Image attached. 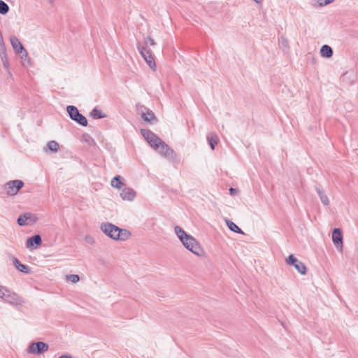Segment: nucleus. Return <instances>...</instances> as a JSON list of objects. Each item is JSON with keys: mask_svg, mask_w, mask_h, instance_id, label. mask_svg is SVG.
<instances>
[{"mask_svg": "<svg viewBox=\"0 0 358 358\" xmlns=\"http://www.w3.org/2000/svg\"><path fill=\"white\" fill-rule=\"evenodd\" d=\"M59 358H73L71 355H62Z\"/></svg>", "mask_w": 358, "mask_h": 358, "instance_id": "obj_34", "label": "nucleus"}, {"mask_svg": "<svg viewBox=\"0 0 358 358\" xmlns=\"http://www.w3.org/2000/svg\"><path fill=\"white\" fill-rule=\"evenodd\" d=\"M315 189L317 192L322 203L324 206H329L330 201L325 192L318 185L315 186Z\"/></svg>", "mask_w": 358, "mask_h": 358, "instance_id": "obj_16", "label": "nucleus"}, {"mask_svg": "<svg viewBox=\"0 0 358 358\" xmlns=\"http://www.w3.org/2000/svg\"><path fill=\"white\" fill-rule=\"evenodd\" d=\"M256 3H261L262 0H254Z\"/></svg>", "mask_w": 358, "mask_h": 358, "instance_id": "obj_36", "label": "nucleus"}, {"mask_svg": "<svg viewBox=\"0 0 358 358\" xmlns=\"http://www.w3.org/2000/svg\"><path fill=\"white\" fill-rule=\"evenodd\" d=\"M66 110L71 120L82 126L86 127L87 125V120L86 117L79 113L76 107L73 106H69L66 108Z\"/></svg>", "mask_w": 358, "mask_h": 358, "instance_id": "obj_3", "label": "nucleus"}, {"mask_svg": "<svg viewBox=\"0 0 358 358\" xmlns=\"http://www.w3.org/2000/svg\"><path fill=\"white\" fill-rule=\"evenodd\" d=\"M208 141L212 150L215 149V145L217 144L219 141L218 136L215 133H210L207 137Z\"/></svg>", "mask_w": 358, "mask_h": 358, "instance_id": "obj_20", "label": "nucleus"}, {"mask_svg": "<svg viewBox=\"0 0 358 358\" xmlns=\"http://www.w3.org/2000/svg\"><path fill=\"white\" fill-rule=\"evenodd\" d=\"M159 155L164 157L165 158L175 162L177 160V155L165 142L161 141L159 145L157 146V149H155Z\"/></svg>", "mask_w": 358, "mask_h": 358, "instance_id": "obj_2", "label": "nucleus"}, {"mask_svg": "<svg viewBox=\"0 0 358 358\" xmlns=\"http://www.w3.org/2000/svg\"><path fill=\"white\" fill-rule=\"evenodd\" d=\"M24 186V182L20 180H10L4 185V189L8 195H16L19 190Z\"/></svg>", "mask_w": 358, "mask_h": 358, "instance_id": "obj_4", "label": "nucleus"}, {"mask_svg": "<svg viewBox=\"0 0 358 358\" xmlns=\"http://www.w3.org/2000/svg\"><path fill=\"white\" fill-rule=\"evenodd\" d=\"M8 6L3 1L0 0V13L6 14L8 12Z\"/></svg>", "mask_w": 358, "mask_h": 358, "instance_id": "obj_27", "label": "nucleus"}, {"mask_svg": "<svg viewBox=\"0 0 358 358\" xmlns=\"http://www.w3.org/2000/svg\"><path fill=\"white\" fill-rule=\"evenodd\" d=\"M21 59H24V61L27 60V62L29 63V57L27 58L25 57L24 54H18Z\"/></svg>", "mask_w": 358, "mask_h": 358, "instance_id": "obj_32", "label": "nucleus"}, {"mask_svg": "<svg viewBox=\"0 0 358 358\" xmlns=\"http://www.w3.org/2000/svg\"><path fill=\"white\" fill-rule=\"evenodd\" d=\"M43 256H44V257H50V255H44Z\"/></svg>", "mask_w": 358, "mask_h": 358, "instance_id": "obj_37", "label": "nucleus"}, {"mask_svg": "<svg viewBox=\"0 0 358 358\" xmlns=\"http://www.w3.org/2000/svg\"><path fill=\"white\" fill-rule=\"evenodd\" d=\"M333 1L334 0H317V2L320 6H326Z\"/></svg>", "mask_w": 358, "mask_h": 358, "instance_id": "obj_31", "label": "nucleus"}, {"mask_svg": "<svg viewBox=\"0 0 358 358\" xmlns=\"http://www.w3.org/2000/svg\"><path fill=\"white\" fill-rule=\"evenodd\" d=\"M320 54L324 57L329 58L333 55V50L328 45H324L320 49Z\"/></svg>", "mask_w": 358, "mask_h": 358, "instance_id": "obj_19", "label": "nucleus"}, {"mask_svg": "<svg viewBox=\"0 0 358 358\" xmlns=\"http://www.w3.org/2000/svg\"><path fill=\"white\" fill-rule=\"evenodd\" d=\"M226 222L230 230L236 233L243 234L242 230L234 222L231 220H226Z\"/></svg>", "mask_w": 358, "mask_h": 358, "instance_id": "obj_23", "label": "nucleus"}, {"mask_svg": "<svg viewBox=\"0 0 358 358\" xmlns=\"http://www.w3.org/2000/svg\"><path fill=\"white\" fill-rule=\"evenodd\" d=\"M17 222L20 226H25L29 224L32 222H34V220L33 219V216L31 213H24L17 218Z\"/></svg>", "mask_w": 358, "mask_h": 358, "instance_id": "obj_15", "label": "nucleus"}, {"mask_svg": "<svg viewBox=\"0 0 358 358\" xmlns=\"http://www.w3.org/2000/svg\"><path fill=\"white\" fill-rule=\"evenodd\" d=\"M145 43L146 45L148 43L150 45H155L156 44L155 40L152 37H150V36H147V37L145 38Z\"/></svg>", "mask_w": 358, "mask_h": 358, "instance_id": "obj_30", "label": "nucleus"}, {"mask_svg": "<svg viewBox=\"0 0 358 358\" xmlns=\"http://www.w3.org/2000/svg\"><path fill=\"white\" fill-rule=\"evenodd\" d=\"M141 133L154 150L157 149V146L162 141L161 138L148 129H141Z\"/></svg>", "mask_w": 358, "mask_h": 358, "instance_id": "obj_5", "label": "nucleus"}, {"mask_svg": "<svg viewBox=\"0 0 358 358\" xmlns=\"http://www.w3.org/2000/svg\"><path fill=\"white\" fill-rule=\"evenodd\" d=\"M18 299V296L15 293L11 292L9 289L8 293L7 292V294H6V297L3 299L4 301L12 304H17L19 301Z\"/></svg>", "mask_w": 358, "mask_h": 358, "instance_id": "obj_18", "label": "nucleus"}, {"mask_svg": "<svg viewBox=\"0 0 358 358\" xmlns=\"http://www.w3.org/2000/svg\"><path fill=\"white\" fill-rule=\"evenodd\" d=\"M138 50H139L141 55L143 56L144 59L145 60L146 63L148 64V66L152 69H155L156 64L153 58V56L152 55V52L150 50H148L145 47L138 45L137 47Z\"/></svg>", "mask_w": 358, "mask_h": 358, "instance_id": "obj_9", "label": "nucleus"}, {"mask_svg": "<svg viewBox=\"0 0 358 358\" xmlns=\"http://www.w3.org/2000/svg\"><path fill=\"white\" fill-rule=\"evenodd\" d=\"M101 229L107 236L113 239H117V236L120 234V228L110 223L101 224Z\"/></svg>", "mask_w": 358, "mask_h": 358, "instance_id": "obj_8", "label": "nucleus"}, {"mask_svg": "<svg viewBox=\"0 0 358 358\" xmlns=\"http://www.w3.org/2000/svg\"><path fill=\"white\" fill-rule=\"evenodd\" d=\"M338 248V250L339 252L343 253V248L340 247V248Z\"/></svg>", "mask_w": 358, "mask_h": 358, "instance_id": "obj_35", "label": "nucleus"}, {"mask_svg": "<svg viewBox=\"0 0 358 358\" xmlns=\"http://www.w3.org/2000/svg\"><path fill=\"white\" fill-rule=\"evenodd\" d=\"M10 260L12 261L15 267L20 272H22L26 274H29L31 273L30 267L27 265L22 264L17 258L11 256Z\"/></svg>", "mask_w": 358, "mask_h": 358, "instance_id": "obj_12", "label": "nucleus"}, {"mask_svg": "<svg viewBox=\"0 0 358 358\" xmlns=\"http://www.w3.org/2000/svg\"><path fill=\"white\" fill-rule=\"evenodd\" d=\"M188 250L197 255L198 257H204L205 252L203 248H186Z\"/></svg>", "mask_w": 358, "mask_h": 358, "instance_id": "obj_24", "label": "nucleus"}, {"mask_svg": "<svg viewBox=\"0 0 358 358\" xmlns=\"http://www.w3.org/2000/svg\"><path fill=\"white\" fill-rule=\"evenodd\" d=\"M136 192L131 187H125L122 189L120 196L123 200L131 201L136 197Z\"/></svg>", "mask_w": 358, "mask_h": 358, "instance_id": "obj_13", "label": "nucleus"}, {"mask_svg": "<svg viewBox=\"0 0 358 358\" xmlns=\"http://www.w3.org/2000/svg\"><path fill=\"white\" fill-rule=\"evenodd\" d=\"M332 241L334 245L336 246H343V235L341 230L338 228H336L332 231Z\"/></svg>", "mask_w": 358, "mask_h": 358, "instance_id": "obj_14", "label": "nucleus"}, {"mask_svg": "<svg viewBox=\"0 0 358 358\" xmlns=\"http://www.w3.org/2000/svg\"><path fill=\"white\" fill-rule=\"evenodd\" d=\"M66 280L69 281H71L72 282H77L80 280V277L78 275H66Z\"/></svg>", "mask_w": 358, "mask_h": 358, "instance_id": "obj_28", "label": "nucleus"}, {"mask_svg": "<svg viewBox=\"0 0 358 358\" xmlns=\"http://www.w3.org/2000/svg\"><path fill=\"white\" fill-rule=\"evenodd\" d=\"M130 236V232L127 229H120V234L117 236L118 240L124 241Z\"/></svg>", "mask_w": 358, "mask_h": 358, "instance_id": "obj_25", "label": "nucleus"}, {"mask_svg": "<svg viewBox=\"0 0 358 358\" xmlns=\"http://www.w3.org/2000/svg\"><path fill=\"white\" fill-rule=\"evenodd\" d=\"M90 116L94 119L103 118L106 115L103 114L102 112L96 108H94L90 113Z\"/></svg>", "mask_w": 358, "mask_h": 358, "instance_id": "obj_22", "label": "nucleus"}, {"mask_svg": "<svg viewBox=\"0 0 358 358\" xmlns=\"http://www.w3.org/2000/svg\"><path fill=\"white\" fill-rule=\"evenodd\" d=\"M47 145L50 150L55 152H57L59 149V144L57 142H56L55 141H51L48 142Z\"/></svg>", "mask_w": 358, "mask_h": 358, "instance_id": "obj_26", "label": "nucleus"}, {"mask_svg": "<svg viewBox=\"0 0 358 358\" xmlns=\"http://www.w3.org/2000/svg\"><path fill=\"white\" fill-rule=\"evenodd\" d=\"M48 349L49 345L47 343L43 341H37L31 343L29 345L27 352L30 354L41 355L48 351Z\"/></svg>", "mask_w": 358, "mask_h": 358, "instance_id": "obj_7", "label": "nucleus"}, {"mask_svg": "<svg viewBox=\"0 0 358 358\" xmlns=\"http://www.w3.org/2000/svg\"><path fill=\"white\" fill-rule=\"evenodd\" d=\"M10 42L12 45V48L15 50L17 54H24L25 57H28V52L24 48L20 40L17 38V36L12 35L10 37Z\"/></svg>", "mask_w": 358, "mask_h": 358, "instance_id": "obj_10", "label": "nucleus"}, {"mask_svg": "<svg viewBox=\"0 0 358 358\" xmlns=\"http://www.w3.org/2000/svg\"><path fill=\"white\" fill-rule=\"evenodd\" d=\"M229 191H230L231 194H234L236 192V189L232 188V187H231L229 189Z\"/></svg>", "mask_w": 358, "mask_h": 358, "instance_id": "obj_33", "label": "nucleus"}, {"mask_svg": "<svg viewBox=\"0 0 358 358\" xmlns=\"http://www.w3.org/2000/svg\"><path fill=\"white\" fill-rule=\"evenodd\" d=\"M31 249H36L37 248L36 247H34V248H31Z\"/></svg>", "mask_w": 358, "mask_h": 358, "instance_id": "obj_38", "label": "nucleus"}, {"mask_svg": "<svg viewBox=\"0 0 358 358\" xmlns=\"http://www.w3.org/2000/svg\"><path fill=\"white\" fill-rule=\"evenodd\" d=\"M7 292L8 293V289L2 285H0V298L3 300Z\"/></svg>", "mask_w": 358, "mask_h": 358, "instance_id": "obj_29", "label": "nucleus"}, {"mask_svg": "<svg viewBox=\"0 0 358 358\" xmlns=\"http://www.w3.org/2000/svg\"><path fill=\"white\" fill-rule=\"evenodd\" d=\"M174 230L183 246H197L200 245L198 241L193 236L187 234L181 227L176 226Z\"/></svg>", "mask_w": 358, "mask_h": 358, "instance_id": "obj_1", "label": "nucleus"}, {"mask_svg": "<svg viewBox=\"0 0 358 358\" xmlns=\"http://www.w3.org/2000/svg\"><path fill=\"white\" fill-rule=\"evenodd\" d=\"M41 243V237L38 234H36L27 240L25 246L39 245Z\"/></svg>", "mask_w": 358, "mask_h": 358, "instance_id": "obj_17", "label": "nucleus"}, {"mask_svg": "<svg viewBox=\"0 0 358 358\" xmlns=\"http://www.w3.org/2000/svg\"><path fill=\"white\" fill-rule=\"evenodd\" d=\"M120 179L121 177L120 176H115L111 180V186L117 189H121L123 186V183L121 182Z\"/></svg>", "mask_w": 358, "mask_h": 358, "instance_id": "obj_21", "label": "nucleus"}, {"mask_svg": "<svg viewBox=\"0 0 358 358\" xmlns=\"http://www.w3.org/2000/svg\"><path fill=\"white\" fill-rule=\"evenodd\" d=\"M286 264L289 266H293L297 271L301 275H305L307 271L305 264L299 261L294 255H289L285 260Z\"/></svg>", "mask_w": 358, "mask_h": 358, "instance_id": "obj_6", "label": "nucleus"}, {"mask_svg": "<svg viewBox=\"0 0 358 358\" xmlns=\"http://www.w3.org/2000/svg\"><path fill=\"white\" fill-rule=\"evenodd\" d=\"M141 118L147 122L153 123L157 120L156 116L154 113L144 106L141 107Z\"/></svg>", "mask_w": 358, "mask_h": 358, "instance_id": "obj_11", "label": "nucleus"}]
</instances>
